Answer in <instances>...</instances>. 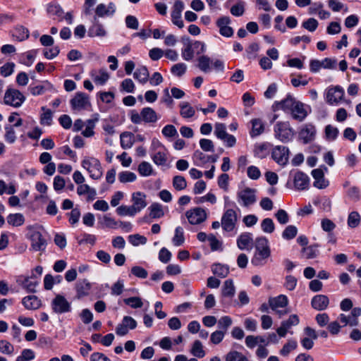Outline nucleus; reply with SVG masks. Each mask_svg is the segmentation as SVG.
Wrapping results in <instances>:
<instances>
[{"label":"nucleus","instance_id":"f257e3e1","mask_svg":"<svg viewBox=\"0 0 361 361\" xmlns=\"http://www.w3.org/2000/svg\"><path fill=\"white\" fill-rule=\"evenodd\" d=\"M184 47L182 49L181 54L182 57L185 61H190L194 57V55H200L205 52L206 47L205 44L200 41H195L190 42L189 39H183Z\"/></svg>","mask_w":361,"mask_h":361},{"label":"nucleus","instance_id":"f03ea898","mask_svg":"<svg viewBox=\"0 0 361 361\" xmlns=\"http://www.w3.org/2000/svg\"><path fill=\"white\" fill-rule=\"evenodd\" d=\"M82 166L86 169L91 178L100 179L103 175L100 161L94 157H85L82 161Z\"/></svg>","mask_w":361,"mask_h":361},{"label":"nucleus","instance_id":"7ed1b4c3","mask_svg":"<svg viewBox=\"0 0 361 361\" xmlns=\"http://www.w3.org/2000/svg\"><path fill=\"white\" fill-rule=\"evenodd\" d=\"M275 137L281 142H286L290 140L294 135V130L290 126L288 121H280L274 126Z\"/></svg>","mask_w":361,"mask_h":361},{"label":"nucleus","instance_id":"20e7f679","mask_svg":"<svg viewBox=\"0 0 361 361\" xmlns=\"http://www.w3.org/2000/svg\"><path fill=\"white\" fill-rule=\"evenodd\" d=\"M288 304V298L284 295H279L277 297L270 298L269 305L271 310L274 311L279 317L288 313V311L283 310Z\"/></svg>","mask_w":361,"mask_h":361},{"label":"nucleus","instance_id":"39448f33","mask_svg":"<svg viewBox=\"0 0 361 361\" xmlns=\"http://www.w3.org/2000/svg\"><path fill=\"white\" fill-rule=\"evenodd\" d=\"M4 103L13 107H20L25 100V97L18 90L8 89L4 94Z\"/></svg>","mask_w":361,"mask_h":361},{"label":"nucleus","instance_id":"423d86ee","mask_svg":"<svg viewBox=\"0 0 361 361\" xmlns=\"http://www.w3.org/2000/svg\"><path fill=\"white\" fill-rule=\"evenodd\" d=\"M53 312L56 314H63L71 311V304L64 296L56 295L51 302Z\"/></svg>","mask_w":361,"mask_h":361},{"label":"nucleus","instance_id":"0eeeda50","mask_svg":"<svg viewBox=\"0 0 361 361\" xmlns=\"http://www.w3.org/2000/svg\"><path fill=\"white\" fill-rule=\"evenodd\" d=\"M238 221L237 214L233 209H228L223 214L221 217V226L224 231L231 232L235 227Z\"/></svg>","mask_w":361,"mask_h":361},{"label":"nucleus","instance_id":"6e6552de","mask_svg":"<svg viewBox=\"0 0 361 361\" xmlns=\"http://www.w3.org/2000/svg\"><path fill=\"white\" fill-rule=\"evenodd\" d=\"M256 190L255 189L246 188L237 193L238 202L243 207H249L253 204L256 200Z\"/></svg>","mask_w":361,"mask_h":361},{"label":"nucleus","instance_id":"1a4fd4ad","mask_svg":"<svg viewBox=\"0 0 361 361\" xmlns=\"http://www.w3.org/2000/svg\"><path fill=\"white\" fill-rule=\"evenodd\" d=\"M185 216L190 224L193 225L204 222L207 218L206 211L200 207L191 209L185 212Z\"/></svg>","mask_w":361,"mask_h":361},{"label":"nucleus","instance_id":"9d476101","mask_svg":"<svg viewBox=\"0 0 361 361\" xmlns=\"http://www.w3.org/2000/svg\"><path fill=\"white\" fill-rule=\"evenodd\" d=\"M310 111L311 108L308 105L298 101L290 111V115L294 120L302 122Z\"/></svg>","mask_w":361,"mask_h":361},{"label":"nucleus","instance_id":"9b49d317","mask_svg":"<svg viewBox=\"0 0 361 361\" xmlns=\"http://www.w3.org/2000/svg\"><path fill=\"white\" fill-rule=\"evenodd\" d=\"M328 171V169L323 166L322 168L316 169L312 171V176L314 179V186L318 189H324L326 188L329 182L328 180L324 178V173Z\"/></svg>","mask_w":361,"mask_h":361},{"label":"nucleus","instance_id":"f8f14e48","mask_svg":"<svg viewBox=\"0 0 361 361\" xmlns=\"http://www.w3.org/2000/svg\"><path fill=\"white\" fill-rule=\"evenodd\" d=\"M289 150L284 146H276L272 149L271 157L280 166H285L288 161Z\"/></svg>","mask_w":361,"mask_h":361},{"label":"nucleus","instance_id":"ddd939ff","mask_svg":"<svg viewBox=\"0 0 361 361\" xmlns=\"http://www.w3.org/2000/svg\"><path fill=\"white\" fill-rule=\"evenodd\" d=\"M344 96V90L340 86L331 87L326 92V102L331 105H337L343 100Z\"/></svg>","mask_w":361,"mask_h":361},{"label":"nucleus","instance_id":"4468645a","mask_svg":"<svg viewBox=\"0 0 361 361\" xmlns=\"http://www.w3.org/2000/svg\"><path fill=\"white\" fill-rule=\"evenodd\" d=\"M137 326L136 321L131 317L125 316L116 328V333L120 336H125L128 334L129 329H134Z\"/></svg>","mask_w":361,"mask_h":361},{"label":"nucleus","instance_id":"2eb2a0df","mask_svg":"<svg viewBox=\"0 0 361 361\" xmlns=\"http://www.w3.org/2000/svg\"><path fill=\"white\" fill-rule=\"evenodd\" d=\"M73 110L81 111L87 109L90 105L88 97L82 92H78L70 102Z\"/></svg>","mask_w":361,"mask_h":361},{"label":"nucleus","instance_id":"dca6fc26","mask_svg":"<svg viewBox=\"0 0 361 361\" xmlns=\"http://www.w3.org/2000/svg\"><path fill=\"white\" fill-rule=\"evenodd\" d=\"M300 322L299 318L296 314H291L287 320L281 322V326L276 329V332L280 337H285L289 330Z\"/></svg>","mask_w":361,"mask_h":361},{"label":"nucleus","instance_id":"f3484780","mask_svg":"<svg viewBox=\"0 0 361 361\" xmlns=\"http://www.w3.org/2000/svg\"><path fill=\"white\" fill-rule=\"evenodd\" d=\"M298 102V101L291 95H288L284 99L280 102H275L272 105V109L274 111L279 109L291 111L294 105H295Z\"/></svg>","mask_w":361,"mask_h":361},{"label":"nucleus","instance_id":"a211bd4d","mask_svg":"<svg viewBox=\"0 0 361 361\" xmlns=\"http://www.w3.org/2000/svg\"><path fill=\"white\" fill-rule=\"evenodd\" d=\"M146 195L141 192H133L132 195V207L137 213L145 208L147 205Z\"/></svg>","mask_w":361,"mask_h":361},{"label":"nucleus","instance_id":"6ab92c4d","mask_svg":"<svg viewBox=\"0 0 361 361\" xmlns=\"http://www.w3.org/2000/svg\"><path fill=\"white\" fill-rule=\"evenodd\" d=\"M293 184L295 188L298 190H306L310 185V178L305 173L298 171L294 175Z\"/></svg>","mask_w":361,"mask_h":361},{"label":"nucleus","instance_id":"aec40b11","mask_svg":"<svg viewBox=\"0 0 361 361\" xmlns=\"http://www.w3.org/2000/svg\"><path fill=\"white\" fill-rule=\"evenodd\" d=\"M231 20L228 17H222L217 20V26L219 28V32L226 37H230L233 35V30L229 26Z\"/></svg>","mask_w":361,"mask_h":361},{"label":"nucleus","instance_id":"412c9836","mask_svg":"<svg viewBox=\"0 0 361 361\" xmlns=\"http://www.w3.org/2000/svg\"><path fill=\"white\" fill-rule=\"evenodd\" d=\"M269 257V250H256L251 262L255 266H261L267 262Z\"/></svg>","mask_w":361,"mask_h":361},{"label":"nucleus","instance_id":"4be33fe9","mask_svg":"<svg viewBox=\"0 0 361 361\" xmlns=\"http://www.w3.org/2000/svg\"><path fill=\"white\" fill-rule=\"evenodd\" d=\"M116 11V6L114 3H109L108 5L99 4L95 9L96 17H104L112 16Z\"/></svg>","mask_w":361,"mask_h":361},{"label":"nucleus","instance_id":"5701e85b","mask_svg":"<svg viewBox=\"0 0 361 361\" xmlns=\"http://www.w3.org/2000/svg\"><path fill=\"white\" fill-rule=\"evenodd\" d=\"M312 306L314 309L322 311L327 308L329 304V300L324 295H317L312 299Z\"/></svg>","mask_w":361,"mask_h":361},{"label":"nucleus","instance_id":"b1692460","mask_svg":"<svg viewBox=\"0 0 361 361\" xmlns=\"http://www.w3.org/2000/svg\"><path fill=\"white\" fill-rule=\"evenodd\" d=\"M315 128L312 124H306L300 132V137L304 143H308L314 139Z\"/></svg>","mask_w":361,"mask_h":361},{"label":"nucleus","instance_id":"393cba45","mask_svg":"<svg viewBox=\"0 0 361 361\" xmlns=\"http://www.w3.org/2000/svg\"><path fill=\"white\" fill-rule=\"evenodd\" d=\"M106 34L103 25L99 23L96 16L94 17L93 24L89 28L88 35L90 37H104Z\"/></svg>","mask_w":361,"mask_h":361},{"label":"nucleus","instance_id":"a878e982","mask_svg":"<svg viewBox=\"0 0 361 361\" xmlns=\"http://www.w3.org/2000/svg\"><path fill=\"white\" fill-rule=\"evenodd\" d=\"M23 305L27 310H37L41 306V302L35 295L25 297L22 301Z\"/></svg>","mask_w":361,"mask_h":361},{"label":"nucleus","instance_id":"bb28decb","mask_svg":"<svg viewBox=\"0 0 361 361\" xmlns=\"http://www.w3.org/2000/svg\"><path fill=\"white\" fill-rule=\"evenodd\" d=\"M142 120L145 123H156L159 116L156 111L150 107H145L142 110Z\"/></svg>","mask_w":361,"mask_h":361},{"label":"nucleus","instance_id":"cd10ccee","mask_svg":"<svg viewBox=\"0 0 361 361\" xmlns=\"http://www.w3.org/2000/svg\"><path fill=\"white\" fill-rule=\"evenodd\" d=\"M152 159L157 166H165L168 161L167 149L158 150L152 156Z\"/></svg>","mask_w":361,"mask_h":361},{"label":"nucleus","instance_id":"c85d7f7f","mask_svg":"<svg viewBox=\"0 0 361 361\" xmlns=\"http://www.w3.org/2000/svg\"><path fill=\"white\" fill-rule=\"evenodd\" d=\"M77 193L78 195H87L88 200H94L97 195L95 189L90 187L87 184L83 183L78 185L77 188Z\"/></svg>","mask_w":361,"mask_h":361},{"label":"nucleus","instance_id":"c756f323","mask_svg":"<svg viewBox=\"0 0 361 361\" xmlns=\"http://www.w3.org/2000/svg\"><path fill=\"white\" fill-rule=\"evenodd\" d=\"M121 145L123 149H130L135 143V136L130 132H124L120 135Z\"/></svg>","mask_w":361,"mask_h":361},{"label":"nucleus","instance_id":"7c9ffc66","mask_svg":"<svg viewBox=\"0 0 361 361\" xmlns=\"http://www.w3.org/2000/svg\"><path fill=\"white\" fill-rule=\"evenodd\" d=\"M93 81L97 84L102 85L109 78V75L106 70H100L99 71H92L91 73Z\"/></svg>","mask_w":361,"mask_h":361},{"label":"nucleus","instance_id":"2f4dec72","mask_svg":"<svg viewBox=\"0 0 361 361\" xmlns=\"http://www.w3.org/2000/svg\"><path fill=\"white\" fill-rule=\"evenodd\" d=\"M252 129L250 133L252 137L258 136L264 131V124L259 118H255L251 121Z\"/></svg>","mask_w":361,"mask_h":361},{"label":"nucleus","instance_id":"473e14b6","mask_svg":"<svg viewBox=\"0 0 361 361\" xmlns=\"http://www.w3.org/2000/svg\"><path fill=\"white\" fill-rule=\"evenodd\" d=\"M30 239L33 248H38L46 245V240L43 238L41 233L37 231H32Z\"/></svg>","mask_w":361,"mask_h":361},{"label":"nucleus","instance_id":"72a5a7b5","mask_svg":"<svg viewBox=\"0 0 361 361\" xmlns=\"http://www.w3.org/2000/svg\"><path fill=\"white\" fill-rule=\"evenodd\" d=\"M133 77L135 80L142 84L146 83L149 77V71L146 66H140L136 69L133 73Z\"/></svg>","mask_w":361,"mask_h":361},{"label":"nucleus","instance_id":"f704fd0d","mask_svg":"<svg viewBox=\"0 0 361 361\" xmlns=\"http://www.w3.org/2000/svg\"><path fill=\"white\" fill-rule=\"evenodd\" d=\"M197 68L204 73H209L211 71L212 61L210 58L206 55H201L197 59Z\"/></svg>","mask_w":361,"mask_h":361},{"label":"nucleus","instance_id":"c9c22d12","mask_svg":"<svg viewBox=\"0 0 361 361\" xmlns=\"http://www.w3.org/2000/svg\"><path fill=\"white\" fill-rule=\"evenodd\" d=\"M235 293V288L233 281L231 279H228L224 281L221 288V295L224 297L232 298Z\"/></svg>","mask_w":361,"mask_h":361},{"label":"nucleus","instance_id":"e433bc0d","mask_svg":"<svg viewBox=\"0 0 361 361\" xmlns=\"http://www.w3.org/2000/svg\"><path fill=\"white\" fill-rule=\"evenodd\" d=\"M270 145L267 142L258 143L255 145L254 154L256 157L264 159L269 153Z\"/></svg>","mask_w":361,"mask_h":361},{"label":"nucleus","instance_id":"4c0bfd02","mask_svg":"<svg viewBox=\"0 0 361 361\" xmlns=\"http://www.w3.org/2000/svg\"><path fill=\"white\" fill-rule=\"evenodd\" d=\"M180 114L184 118H192L195 114V109L187 102H182L179 104Z\"/></svg>","mask_w":361,"mask_h":361},{"label":"nucleus","instance_id":"58836bf2","mask_svg":"<svg viewBox=\"0 0 361 361\" xmlns=\"http://www.w3.org/2000/svg\"><path fill=\"white\" fill-rule=\"evenodd\" d=\"M7 223L13 226H20L25 223V217L22 214H11L7 216Z\"/></svg>","mask_w":361,"mask_h":361},{"label":"nucleus","instance_id":"ea45409f","mask_svg":"<svg viewBox=\"0 0 361 361\" xmlns=\"http://www.w3.org/2000/svg\"><path fill=\"white\" fill-rule=\"evenodd\" d=\"M192 159L197 166H202L210 161L211 156L207 155L200 150H196L192 155Z\"/></svg>","mask_w":361,"mask_h":361},{"label":"nucleus","instance_id":"a19ab883","mask_svg":"<svg viewBox=\"0 0 361 361\" xmlns=\"http://www.w3.org/2000/svg\"><path fill=\"white\" fill-rule=\"evenodd\" d=\"M190 353L198 358H202L205 356L206 353L202 343L199 340H196L193 342L190 349Z\"/></svg>","mask_w":361,"mask_h":361},{"label":"nucleus","instance_id":"79ce46f5","mask_svg":"<svg viewBox=\"0 0 361 361\" xmlns=\"http://www.w3.org/2000/svg\"><path fill=\"white\" fill-rule=\"evenodd\" d=\"M252 243V236L250 233H242L237 240L238 248H244Z\"/></svg>","mask_w":361,"mask_h":361},{"label":"nucleus","instance_id":"37998d69","mask_svg":"<svg viewBox=\"0 0 361 361\" xmlns=\"http://www.w3.org/2000/svg\"><path fill=\"white\" fill-rule=\"evenodd\" d=\"M38 281L34 277H26L21 283L23 287L27 291L35 293L36 291V287L38 285Z\"/></svg>","mask_w":361,"mask_h":361},{"label":"nucleus","instance_id":"c03bdc74","mask_svg":"<svg viewBox=\"0 0 361 361\" xmlns=\"http://www.w3.org/2000/svg\"><path fill=\"white\" fill-rule=\"evenodd\" d=\"M4 139L6 142H7L9 144L14 143L17 139V137L13 126L11 125H6L4 127Z\"/></svg>","mask_w":361,"mask_h":361},{"label":"nucleus","instance_id":"a18cd8bd","mask_svg":"<svg viewBox=\"0 0 361 361\" xmlns=\"http://www.w3.org/2000/svg\"><path fill=\"white\" fill-rule=\"evenodd\" d=\"M137 171L142 176H149L153 174L152 166L147 161H142L138 167Z\"/></svg>","mask_w":361,"mask_h":361},{"label":"nucleus","instance_id":"49530a36","mask_svg":"<svg viewBox=\"0 0 361 361\" xmlns=\"http://www.w3.org/2000/svg\"><path fill=\"white\" fill-rule=\"evenodd\" d=\"M226 361H248V359L243 353L232 350L228 353L225 357Z\"/></svg>","mask_w":361,"mask_h":361},{"label":"nucleus","instance_id":"de8ad7c7","mask_svg":"<svg viewBox=\"0 0 361 361\" xmlns=\"http://www.w3.org/2000/svg\"><path fill=\"white\" fill-rule=\"evenodd\" d=\"M184 232L182 227L178 226L175 230V235L173 238V243L174 246L179 247L183 245L184 243Z\"/></svg>","mask_w":361,"mask_h":361},{"label":"nucleus","instance_id":"09e8293b","mask_svg":"<svg viewBox=\"0 0 361 361\" xmlns=\"http://www.w3.org/2000/svg\"><path fill=\"white\" fill-rule=\"evenodd\" d=\"M212 271L214 274L221 277L224 278L226 277L229 272L228 268L223 264H215L212 267Z\"/></svg>","mask_w":361,"mask_h":361},{"label":"nucleus","instance_id":"8fccbe9b","mask_svg":"<svg viewBox=\"0 0 361 361\" xmlns=\"http://www.w3.org/2000/svg\"><path fill=\"white\" fill-rule=\"evenodd\" d=\"M16 192V188L14 183H10L7 185L4 180H0V195L6 192L8 195H13Z\"/></svg>","mask_w":361,"mask_h":361},{"label":"nucleus","instance_id":"3c124183","mask_svg":"<svg viewBox=\"0 0 361 361\" xmlns=\"http://www.w3.org/2000/svg\"><path fill=\"white\" fill-rule=\"evenodd\" d=\"M135 173L131 171H122L118 173V180L122 183L133 182L136 180Z\"/></svg>","mask_w":361,"mask_h":361},{"label":"nucleus","instance_id":"603ef678","mask_svg":"<svg viewBox=\"0 0 361 361\" xmlns=\"http://www.w3.org/2000/svg\"><path fill=\"white\" fill-rule=\"evenodd\" d=\"M172 184L176 190H183L187 187L185 178L182 176H175L173 178Z\"/></svg>","mask_w":361,"mask_h":361},{"label":"nucleus","instance_id":"864d4df0","mask_svg":"<svg viewBox=\"0 0 361 361\" xmlns=\"http://www.w3.org/2000/svg\"><path fill=\"white\" fill-rule=\"evenodd\" d=\"M149 209L150 210L149 215L154 219L161 218L164 214L162 207L159 203H153Z\"/></svg>","mask_w":361,"mask_h":361},{"label":"nucleus","instance_id":"5fc2aeb1","mask_svg":"<svg viewBox=\"0 0 361 361\" xmlns=\"http://www.w3.org/2000/svg\"><path fill=\"white\" fill-rule=\"evenodd\" d=\"M218 327L219 330L226 333L228 329L232 325L233 320L228 316L221 317L218 321Z\"/></svg>","mask_w":361,"mask_h":361},{"label":"nucleus","instance_id":"6e6d98bb","mask_svg":"<svg viewBox=\"0 0 361 361\" xmlns=\"http://www.w3.org/2000/svg\"><path fill=\"white\" fill-rule=\"evenodd\" d=\"M298 346V343L295 340H288L280 350V354L283 356H287L292 350Z\"/></svg>","mask_w":361,"mask_h":361},{"label":"nucleus","instance_id":"4d7b16f0","mask_svg":"<svg viewBox=\"0 0 361 361\" xmlns=\"http://www.w3.org/2000/svg\"><path fill=\"white\" fill-rule=\"evenodd\" d=\"M116 212L119 216H133L136 214L135 209L131 206L121 205L116 209Z\"/></svg>","mask_w":361,"mask_h":361},{"label":"nucleus","instance_id":"13d9d810","mask_svg":"<svg viewBox=\"0 0 361 361\" xmlns=\"http://www.w3.org/2000/svg\"><path fill=\"white\" fill-rule=\"evenodd\" d=\"M262 230L267 233H271L275 229V225L273 220L270 218H266L261 223Z\"/></svg>","mask_w":361,"mask_h":361},{"label":"nucleus","instance_id":"bf43d9fd","mask_svg":"<svg viewBox=\"0 0 361 361\" xmlns=\"http://www.w3.org/2000/svg\"><path fill=\"white\" fill-rule=\"evenodd\" d=\"M135 86L133 81L130 78L123 80L120 85L121 91L128 93H133L135 90Z\"/></svg>","mask_w":361,"mask_h":361},{"label":"nucleus","instance_id":"052dcab7","mask_svg":"<svg viewBox=\"0 0 361 361\" xmlns=\"http://www.w3.org/2000/svg\"><path fill=\"white\" fill-rule=\"evenodd\" d=\"M360 222V215L357 212H352L348 217V225L350 228L357 227Z\"/></svg>","mask_w":361,"mask_h":361},{"label":"nucleus","instance_id":"680f3d73","mask_svg":"<svg viewBox=\"0 0 361 361\" xmlns=\"http://www.w3.org/2000/svg\"><path fill=\"white\" fill-rule=\"evenodd\" d=\"M128 240L133 246H139L145 245L147 242V238L143 235L135 234L129 235Z\"/></svg>","mask_w":361,"mask_h":361},{"label":"nucleus","instance_id":"e2e57ef3","mask_svg":"<svg viewBox=\"0 0 361 361\" xmlns=\"http://www.w3.org/2000/svg\"><path fill=\"white\" fill-rule=\"evenodd\" d=\"M338 319L343 324V326L349 325L350 326H356L358 325V322L353 319L351 314L346 315L345 314H341L338 317Z\"/></svg>","mask_w":361,"mask_h":361},{"label":"nucleus","instance_id":"0e129e2a","mask_svg":"<svg viewBox=\"0 0 361 361\" xmlns=\"http://www.w3.org/2000/svg\"><path fill=\"white\" fill-rule=\"evenodd\" d=\"M0 352L6 355H12L14 352L13 345L6 340L0 341Z\"/></svg>","mask_w":361,"mask_h":361},{"label":"nucleus","instance_id":"69168bd1","mask_svg":"<svg viewBox=\"0 0 361 361\" xmlns=\"http://www.w3.org/2000/svg\"><path fill=\"white\" fill-rule=\"evenodd\" d=\"M338 129L331 125L325 127L326 138L329 140H334L338 135Z\"/></svg>","mask_w":361,"mask_h":361},{"label":"nucleus","instance_id":"338daca9","mask_svg":"<svg viewBox=\"0 0 361 361\" xmlns=\"http://www.w3.org/2000/svg\"><path fill=\"white\" fill-rule=\"evenodd\" d=\"M297 233V228L295 226L290 225L283 231L282 236L286 240H290L296 236Z\"/></svg>","mask_w":361,"mask_h":361},{"label":"nucleus","instance_id":"774afa93","mask_svg":"<svg viewBox=\"0 0 361 361\" xmlns=\"http://www.w3.org/2000/svg\"><path fill=\"white\" fill-rule=\"evenodd\" d=\"M96 237L93 235H85L79 241V245L84 247L94 246Z\"/></svg>","mask_w":361,"mask_h":361}]
</instances>
